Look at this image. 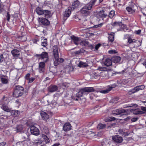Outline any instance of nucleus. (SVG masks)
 I'll use <instances>...</instances> for the list:
<instances>
[{
	"mask_svg": "<svg viewBox=\"0 0 146 146\" xmlns=\"http://www.w3.org/2000/svg\"><path fill=\"white\" fill-rule=\"evenodd\" d=\"M30 131L31 133L34 135H37L39 134L38 129L34 126L31 127Z\"/></svg>",
	"mask_w": 146,
	"mask_h": 146,
	"instance_id": "12",
	"label": "nucleus"
},
{
	"mask_svg": "<svg viewBox=\"0 0 146 146\" xmlns=\"http://www.w3.org/2000/svg\"><path fill=\"white\" fill-rule=\"evenodd\" d=\"M115 15V11H111L110 12L108 16V17H109L111 19Z\"/></svg>",
	"mask_w": 146,
	"mask_h": 146,
	"instance_id": "41",
	"label": "nucleus"
},
{
	"mask_svg": "<svg viewBox=\"0 0 146 146\" xmlns=\"http://www.w3.org/2000/svg\"><path fill=\"white\" fill-rule=\"evenodd\" d=\"M30 74L29 73L27 74H26L25 76L26 79L28 80L30 78Z\"/></svg>",
	"mask_w": 146,
	"mask_h": 146,
	"instance_id": "63",
	"label": "nucleus"
},
{
	"mask_svg": "<svg viewBox=\"0 0 146 146\" xmlns=\"http://www.w3.org/2000/svg\"><path fill=\"white\" fill-rule=\"evenodd\" d=\"M108 52L110 54H113L116 53L117 52L115 50H110Z\"/></svg>",
	"mask_w": 146,
	"mask_h": 146,
	"instance_id": "52",
	"label": "nucleus"
},
{
	"mask_svg": "<svg viewBox=\"0 0 146 146\" xmlns=\"http://www.w3.org/2000/svg\"><path fill=\"white\" fill-rule=\"evenodd\" d=\"M71 7H69L65 10L63 15L64 19L65 20H66L67 18L70 16L71 13Z\"/></svg>",
	"mask_w": 146,
	"mask_h": 146,
	"instance_id": "10",
	"label": "nucleus"
},
{
	"mask_svg": "<svg viewBox=\"0 0 146 146\" xmlns=\"http://www.w3.org/2000/svg\"><path fill=\"white\" fill-rule=\"evenodd\" d=\"M138 119V118L137 117H134L131 119V121L132 122H134L136 121Z\"/></svg>",
	"mask_w": 146,
	"mask_h": 146,
	"instance_id": "62",
	"label": "nucleus"
},
{
	"mask_svg": "<svg viewBox=\"0 0 146 146\" xmlns=\"http://www.w3.org/2000/svg\"><path fill=\"white\" fill-rule=\"evenodd\" d=\"M114 142H115L117 143H120L122 141V138L120 136L117 135L113 137L112 138Z\"/></svg>",
	"mask_w": 146,
	"mask_h": 146,
	"instance_id": "15",
	"label": "nucleus"
},
{
	"mask_svg": "<svg viewBox=\"0 0 146 146\" xmlns=\"http://www.w3.org/2000/svg\"><path fill=\"white\" fill-rule=\"evenodd\" d=\"M105 11H101L98 13V15L103 20H104V19L106 18L108 15L107 14H105L104 13Z\"/></svg>",
	"mask_w": 146,
	"mask_h": 146,
	"instance_id": "21",
	"label": "nucleus"
},
{
	"mask_svg": "<svg viewBox=\"0 0 146 146\" xmlns=\"http://www.w3.org/2000/svg\"><path fill=\"white\" fill-rule=\"evenodd\" d=\"M43 14L44 15L45 18H47L51 17L52 16L50 11L48 10H44Z\"/></svg>",
	"mask_w": 146,
	"mask_h": 146,
	"instance_id": "19",
	"label": "nucleus"
},
{
	"mask_svg": "<svg viewBox=\"0 0 146 146\" xmlns=\"http://www.w3.org/2000/svg\"><path fill=\"white\" fill-rule=\"evenodd\" d=\"M11 53L13 56L15 58H18L19 57V50L17 49H14L13 50L11 51Z\"/></svg>",
	"mask_w": 146,
	"mask_h": 146,
	"instance_id": "18",
	"label": "nucleus"
},
{
	"mask_svg": "<svg viewBox=\"0 0 146 146\" xmlns=\"http://www.w3.org/2000/svg\"><path fill=\"white\" fill-rule=\"evenodd\" d=\"M0 81L2 82L3 84H7V83L8 80L5 78H1L0 79Z\"/></svg>",
	"mask_w": 146,
	"mask_h": 146,
	"instance_id": "46",
	"label": "nucleus"
},
{
	"mask_svg": "<svg viewBox=\"0 0 146 146\" xmlns=\"http://www.w3.org/2000/svg\"><path fill=\"white\" fill-rule=\"evenodd\" d=\"M36 11L37 14L39 15H41L43 14L44 10H43L40 7H36Z\"/></svg>",
	"mask_w": 146,
	"mask_h": 146,
	"instance_id": "26",
	"label": "nucleus"
},
{
	"mask_svg": "<svg viewBox=\"0 0 146 146\" xmlns=\"http://www.w3.org/2000/svg\"><path fill=\"white\" fill-rule=\"evenodd\" d=\"M118 132L119 134L121 135L122 136H123L124 132L122 129H120L118 130Z\"/></svg>",
	"mask_w": 146,
	"mask_h": 146,
	"instance_id": "54",
	"label": "nucleus"
},
{
	"mask_svg": "<svg viewBox=\"0 0 146 146\" xmlns=\"http://www.w3.org/2000/svg\"><path fill=\"white\" fill-rule=\"evenodd\" d=\"M112 60H111L109 58H107L106 60L104 62V64L105 65L107 66H111L112 65Z\"/></svg>",
	"mask_w": 146,
	"mask_h": 146,
	"instance_id": "27",
	"label": "nucleus"
},
{
	"mask_svg": "<svg viewBox=\"0 0 146 146\" xmlns=\"http://www.w3.org/2000/svg\"><path fill=\"white\" fill-rule=\"evenodd\" d=\"M130 111L135 115L141 114L144 113L143 112L139 110L138 109H131L130 110Z\"/></svg>",
	"mask_w": 146,
	"mask_h": 146,
	"instance_id": "17",
	"label": "nucleus"
},
{
	"mask_svg": "<svg viewBox=\"0 0 146 146\" xmlns=\"http://www.w3.org/2000/svg\"><path fill=\"white\" fill-rule=\"evenodd\" d=\"M118 100V98H113L110 100V103H112V104H114L117 103Z\"/></svg>",
	"mask_w": 146,
	"mask_h": 146,
	"instance_id": "31",
	"label": "nucleus"
},
{
	"mask_svg": "<svg viewBox=\"0 0 146 146\" xmlns=\"http://www.w3.org/2000/svg\"><path fill=\"white\" fill-rule=\"evenodd\" d=\"M0 62H1L3 61L4 60V57L2 54H1L0 55Z\"/></svg>",
	"mask_w": 146,
	"mask_h": 146,
	"instance_id": "60",
	"label": "nucleus"
},
{
	"mask_svg": "<svg viewBox=\"0 0 146 146\" xmlns=\"http://www.w3.org/2000/svg\"><path fill=\"white\" fill-rule=\"evenodd\" d=\"M22 136V138L23 139V141H25L28 139L29 138L28 134L26 133H23Z\"/></svg>",
	"mask_w": 146,
	"mask_h": 146,
	"instance_id": "39",
	"label": "nucleus"
},
{
	"mask_svg": "<svg viewBox=\"0 0 146 146\" xmlns=\"http://www.w3.org/2000/svg\"><path fill=\"white\" fill-rule=\"evenodd\" d=\"M17 131L20 132L23 129V127L21 125H19L17 126Z\"/></svg>",
	"mask_w": 146,
	"mask_h": 146,
	"instance_id": "47",
	"label": "nucleus"
},
{
	"mask_svg": "<svg viewBox=\"0 0 146 146\" xmlns=\"http://www.w3.org/2000/svg\"><path fill=\"white\" fill-rule=\"evenodd\" d=\"M35 56L38 59L42 60L43 62H46L49 59L48 54L46 52H43L40 54H36Z\"/></svg>",
	"mask_w": 146,
	"mask_h": 146,
	"instance_id": "4",
	"label": "nucleus"
},
{
	"mask_svg": "<svg viewBox=\"0 0 146 146\" xmlns=\"http://www.w3.org/2000/svg\"><path fill=\"white\" fill-rule=\"evenodd\" d=\"M103 25V24L101 23L100 24H99L97 25H94L93 27H94L95 28H98V27H101Z\"/></svg>",
	"mask_w": 146,
	"mask_h": 146,
	"instance_id": "57",
	"label": "nucleus"
},
{
	"mask_svg": "<svg viewBox=\"0 0 146 146\" xmlns=\"http://www.w3.org/2000/svg\"><path fill=\"white\" fill-rule=\"evenodd\" d=\"M52 51L53 55L54 58V65H56L57 64L58 61L57 60L58 58V48L56 45H55L53 46Z\"/></svg>",
	"mask_w": 146,
	"mask_h": 146,
	"instance_id": "5",
	"label": "nucleus"
},
{
	"mask_svg": "<svg viewBox=\"0 0 146 146\" xmlns=\"http://www.w3.org/2000/svg\"><path fill=\"white\" fill-rule=\"evenodd\" d=\"M71 127L72 126L69 123H66L64 125L63 129L65 131H68L71 129Z\"/></svg>",
	"mask_w": 146,
	"mask_h": 146,
	"instance_id": "16",
	"label": "nucleus"
},
{
	"mask_svg": "<svg viewBox=\"0 0 146 146\" xmlns=\"http://www.w3.org/2000/svg\"><path fill=\"white\" fill-rule=\"evenodd\" d=\"M41 115L42 116V118L44 120L48 119L49 118V115L45 112L42 111L40 113Z\"/></svg>",
	"mask_w": 146,
	"mask_h": 146,
	"instance_id": "22",
	"label": "nucleus"
},
{
	"mask_svg": "<svg viewBox=\"0 0 146 146\" xmlns=\"http://www.w3.org/2000/svg\"><path fill=\"white\" fill-rule=\"evenodd\" d=\"M137 90V91L144 89L145 88V86L143 85H140L136 86Z\"/></svg>",
	"mask_w": 146,
	"mask_h": 146,
	"instance_id": "44",
	"label": "nucleus"
},
{
	"mask_svg": "<svg viewBox=\"0 0 146 146\" xmlns=\"http://www.w3.org/2000/svg\"><path fill=\"white\" fill-rule=\"evenodd\" d=\"M45 63L41 62L39 63L38 69L40 73H43L44 72Z\"/></svg>",
	"mask_w": 146,
	"mask_h": 146,
	"instance_id": "11",
	"label": "nucleus"
},
{
	"mask_svg": "<svg viewBox=\"0 0 146 146\" xmlns=\"http://www.w3.org/2000/svg\"><path fill=\"white\" fill-rule=\"evenodd\" d=\"M136 42L135 39H132L131 37H129L127 39V43L129 44L132 43Z\"/></svg>",
	"mask_w": 146,
	"mask_h": 146,
	"instance_id": "40",
	"label": "nucleus"
},
{
	"mask_svg": "<svg viewBox=\"0 0 146 146\" xmlns=\"http://www.w3.org/2000/svg\"><path fill=\"white\" fill-rule=\"evenodd\" d=\"M3 5L1 3H0V11H1L3 10Z\"/></svg>",
	"mask_w": 146,
	"mask_h": 146,
	"instance_id": "59",
	"label": "nucleus"
},
{
	"mask_svg": "<svg viewBox=\"0 0 146 146\" xmlns=\"http://www.w3.org/2000/svg\"><path fill=\"white\" fill-rule=\"evenodd\" d=\"M8 102L7 98L4 97H3V99L0 101L1 104V106H3V105H6L7 104Z\"/></svg>",
	"mask_w": 146,
	"mask_h": 146,
	"instance_id": "29",
	"label": "nucleus"
},
{
	"mask_svg": "<svg viewBox=\"0 0 146 146\" xmlns=\"http://www.w3.org/2000/svg\"><path fill=\"white\" fill-rule=\"evenodd\" d=\"M108 39L109 41L112 42L114 41V33H111L108 34Z\"/></svg>",
	"mask_w": 146,
	"mask_h": 146,
	"instance_id": "24",
	"label": "nucleus"
},
{
	"mask_svg": "<svg viewBox=\"0 0 146 146\" xmlns=\"http://www.w3.org/2000/svg\"><path fill=\"white\" fill-rule=\"evenodd\" d=\"M68 83L66 82H64L60 84L59 86V87H60V88H62L63 89H65L66 88L68 87Z\"/></svg>",
	"mask_w": 146,
	"mask_h": 146,
	"instance_id": "34",
	"label": "nucleus"
},
{
	"mask_svg": "<svg viewBox=\"0 0 146 146\" xmlns=\"http://www.w3.org/2000/svg\"><path fill=\"white\" fill-rule=\"evenodd\" d=\"M8 117V116L7 115H3L0 116V119H6Z\"/></svg>",
	"mask_w": 146,
	"mask_h": 146,
	"instance_id": "53",
	"label": "nucleus"
},
{
	"mask_svg": "<svg viewBox=\"0 0 146 146\" xmlns=\"http://www.w3.org/2000/svg\"><path fill=\"white\" fill-rule=\"evenodd\" d=\"M141 109L143 111L146 112V107L142 106L141 107Z\"/></svg>",
	"mask_w": 146,
	"mask_h": 146,
	"instance_id": "64",
	"label": "nucleus"
},
{
	"mask_svg": "<svg viewBox=\"0 0 146 146\" xmlns=\"http://www.w3.org/2000/svg\"><path fill=\"white\" fill-rule=\"evenodd\" d=\"M104 68L102 67H99L98 69L102 72L101 73V75L103 77L106 78H108L110 77L109 72L104 70Z\"/></svg>",
	"mask_w": 146,
	"mask_h": 146,
	"instance_id": "6",
	"label": "nucleus"
},
{
	"mask_svg": "<svg viewBox=\"0 0 146 146\" xmlns=\"http://www.w3.org/2000/svg\"><path fill=\"white\" fill-rule=\"evenodd\" d=\"M17 39L20 41L23 42L27 40V37L26 36H18Z\"/></svg>",
	"mask_w": 146,
	"mask_h": 146,
	"instance_id": "30",
	"label": "nucleus"
},
{
	"mask_svg": "<svg viewBox=\"0 0 146 146\" xmlns=\"http://www.w3.org/2000/svg\"><path fill=\"white\" fill-rule=\"evenodd\" d=\"M114 142L113 141H110V139H104L102 142V146H114Z\"/></svg>",
	"mask_w": 146,
	"mask_h": 146,
	"instance_id": "8",
	"label": "nucleus"
},
{
	"mask_svg": "<svg viewBox=\"0 0 146 146\" xmlns=\"http://www.w3.org/2000/svg\"><path fill=\"white\" fill-rule=\"evenodd\" d=\"M6 17L7 18V21H9L10 19V15L9 14V12H7V13Z\"/></svg>",
	"mask_w": 146,
	"mask_h": 146,
	"instance_id": "58",
	"label": "nucleus"
},
{
	"mask_svg": "<svg viewBox=\"0 0 146 146\" xmlns=\"http://www.w3.org/2000/svg\"><path fill=\"white\" fill-rule=\"evenodd\" d=\"M120 28L119 29L117 30L118 31L122 30L124 31L125 30H128L127 28L126 25L124 24H123L122 23V25H121Z\"/></svg>",
	"mask_w": 146,
	"mask_h": 146,
	"instance_id": "32",
	"label": "nucleus"
},
{
	"mask_svg": "<svg viewBox=\"0 0 146 146\" xmlns=\"http://www.w3.org/2000/svg\"><path fill=\"white\" fill-rule=\"evenodd\" d=\"M1 108L4 111L8 112H10L11 110V108L8 107L7 104L1 106Z\"/></svg>",
	"mask_w": 146,
	"mask_h": 146,
	"instance_id": "25",
	"label": "nucleus"
},
{
	"mask_svg": "<svg viewBox=\"0 0 146 146\" xmlns=\"http://www.w3.org/2000/svg\"><path fill=\"white\" fill-rule=\"evenodd\" d=\"M126 9L127 10L128 12H131L133 10L132 8L131 7H127L126 8Z\"/></svg>",
	"mask_w": 146,
	"mask_h": 146,
	"instance_id": "55",
	"label": "nucleus"
},
{
	"mask_svg": "<svg viewBox=\"0 0 146 146\" xmlns=\"http://www.w3.org/2000/svg\"><path fill=\"white\" fill-rule=\"evenodd\" d=\"M47 102L48 103V105L52 104L53 103L52 101L50 99L47 100Z\"/></svg>",
	"mask_w": 146,
	"mask_h": 146,
	"instance_id": "61",
	"label": "nucleus"
},
{
	"mask_svg": "<svg viewBox=\"0 0 146 146\" xmlns=\"http://www.w3.org/2000/svg\"><path fill=\"white\" fill-rule=\"evenodd\" d=\"M111 90V88H109L106 90L100 91V92L103 94H106L108 93Z\"/></svg>",
	"mask_w": 146,
	"mask_h": 146,
	"instance_id": "43",
	"label": "nucleus"
},
{
	"mask_svg": "<svg viewBox=\"0 0 146 146\" xmlns=\"http://www.w3.org/2000/svg\"><path fill=\"white\" fill-rule=\"evenodd\" d=\"M121 113H123V115H126L127 114L126 110L123 109H117L113 110L111 112L113 115H118L120 114Z\"/></svg>",
	"mask_w": 146,
	"mask_h": 146,
	"instance_id": "7",
	"label": "nucleus"
},
{
	"mask_svg": "<svg viewBox=\"0 0 146 146\" xmlns=\"http://www.w3.org/2000/svg\"><path fill=\"white\" fill-rule=\"evenodd\" d=\"M57 60L58 61V62H57V65L56 64V65H54L55 66H57L60 63H61L62 62H63L64 61V60H63V59L62 58H59V56H58V58Z\"/></svg>",
	"mask_w": 146,
	"mask_h": 146,
	"instance_id": "49",
	"label": "nucleus"
},
{
	"mask_svg": "<svg viewBox=\"0 0 146 146\" xmlns=\"http://www.w3.org/2000/svg\"><path fill=\"white\" fill-rule=\"evenodd\" d=\"M38 21L40 23H41L42 25L47 26L50 24V22L48 19L45 18H39Z\"/></svg>",
	"mask_w": 146,
	"mask_h": 146,
	"instance_id": "9",
	"label": "nucleus"
},
{
	"mask_svg": "<svg viewBox=\"0 0 146 146\" xmlns=\"http://www.w3.org/2000/svg\"><path fill=\"white\" fill-rule=\"evenodd\" d=\"M48 92L52 93L57 91L58 87L56 85H51L48 87Z\"/></svg>",
	"mask_w": 146,
	"mask_h": 146,
	"instance_id": "13",
	"label": "nucleus"
},
{
	"mask_svg": "<svg viewBox=\"0 0 146 146\" xmlns=\"http://www.w3.org/2000/svg\"><path fill=\"white\" fill-rule=\"evenodd\" d=\"M94 91L93 87H84L80 89V91L76 94V96L80 98L83 95H86L89 93L93 92Z\"/></svg>",
	"mask_w": 146,
	"mask_h": 146,
	"instance_id": "2",
	"label": "nucleus"
},
{
	"mask_svg": "<svg viewBox=\"0 0 146 146\" xmlns=\"http://www.w3.org/2000/svg\"><path fill=\"white\" fill-rule=\"evenodd\" d=\"M95 4L90 1L88 4H86L85 6L83 7L80 10L82 15L86 16L89 15L90 13L89 11L91 10L92 7Z\"/></svg>",
	"mask_w": 146,
	"mask_h": 146,
	"instance_id": "1",
	"label": "nucleus"
},
{
	"mask_svg": "<svg viewBox=\"0 0 146 146\" xmlns=\"http://www.w3.org/2000/svg\"><path fill=\"white\" fill-rule=\"evenodd\" d=\"M106 125L104 124L100 123L98 125L97 128L99 129H102L105 128Z\"/></svg>",
	"mask_w": 146,
	"mask_h": 146,
	"instance_id": "36",
	"label": "nucleus"
},
{
	"mask_svg": "<svg viewBox=\"0 0 146 146\" xmlns=\"http://www.w3.org/2000/svg\"><path fill=\"white\" fill-rule=\"evenodd\" d=\"M111 59L112 62L115 63L120 62L121 59V58L120 57L117 56H114Z\"/></svg>",
	"mask_w": 146,
	"mask_h": 146,
	"instance_id": "20",
	"label": "nucleus"
},
{
	"mask_svg": "<svg viewBox=\"0 0 146 146\" xmlns=\"http://www.w3.org/2000/svg\"><path fill=\"white\" fill-rule=\"evenodd\" d=\"M138 105L135 104H128L126 106L127 108L131 107H137Z\"/></svg>",
	"mask_w": 146,
	"mask_h": 146,
	"instance_id": "48",
	"label": "nucleus"
},
{
	"mask_svg": "<svg viewBox=\"0 0 146 146\" xmlns=\"http://www.w3.org/2000/svg\"><path fill=\"white\" fill-rule=\"evenodd\" d=\"M35 79V78H30L28 80H29V82L31 83L33 82L34 80Z\"/></svg>",
	"mask_w": 146,
	"mask_h": 146,
	"instance_id": "56",
	"label": "nucleus"
},
{
	"mask_svg": "<svg viewBox=\"0 0 146 146\" xmlns=\"http://www.w3.org/2000/svg\"><path fill=\"white\" fill-rule=\"evenodd\" d=\"M88 65L87 63L82 61H80L78 65V66L80 67H86Z\"/></svg>",
	"mask_w": 146,
	"mask_h": 146,
	"instance_id": "33",
	"label": "nucleus"
},
{
	"mask_svg": "<svg viewBox=\"0 0 146 146\" xmlns=\"http://www.w3.org/2000/svg\"><path fill=\"white\" fill-rule=\"evenodd\" d=\"M41 43L42 46L44 47L48 45L47 39L45 37H42Z\"/></svg>",
	"mask_w": 146,
	"mask_h": 146,
	"instance_id": "23",
	"label": "nucleus"
},
{
	"mask_svg": "<svg viewBox=\"0 0 146 146\" xmlns=\"http://www.w3.org/2000/svg\"><path fill=\"white\" fill-rule=\"evenodd\" d=\"M24 92V88L22 86H17L15 87L13 93V96L18 98L22 96Z\"/></svg>",
	"mask_w": 146,
	"mask_h": 146,
	"instance_id": "3",
	"label": "nucleus"
},
{
	"mask_svg": "<svg viewBox=\"0 0 146 146\" xmlns=\"http://www.w3.org/2000/svg\"><path fill=\"white\" fill-rule=\"evenodd\" d=\"M101 45L100 44H98L96 45L95 47V48H94L93 50L95 51V50H97Z\"/></svg>",
	"mask_w": 146,
	"mask_h": 146,
	"instance_id": "50",
	"label": "nucleus"
},
{
	"mask_svg": "<svg viewBox=\"0 0 146 146\" xmlns=\"http://www.w3.org/2000/svg\"><path fill=\"white\" fill-rule=\"evenodd\" d=\"M137 92L138 91L136 87H135L133 89H131L129 90L128 92V93L129 94H131Z\"/></svg>",
	"mask_w": 146,
	"mask_h": 146,
	"instance_id": "38",
	"label": "nucleus"
},
{
	"mask_svg": "<svg viewBox=\"0 0 146 146\" xmlns=\"http://www.w3.org/2000/svg\"><path fill=\"white\" fill-rule=\"evenodd\" d=\"M80 3L78 0L75 1L73 2L72 6L73 8L74 9L78 7L80 5Z\"/></svg>",
	"mask_w": 146,
	"mask_h": 146,
	"instance_id": "28",
	"label": "nucleus"
},
{
	"mask_svg": "<svg viewBox=\"0 0 146 146\" xmlns=\"http://www.w3.org/2000/svg\"><path fill=\"white\" fill-rule=\"evenodd\" d=\"M112 26L119 27H120L121 25H122V22H114L112 24Z\"/></svg>",
	"mask_w": 146,
	"mask_h": 146,
	"instance_id": "37",
	"label": "nucleus"
},
{
	"mask_svg": "<svg viewBox=\"0 0 146 146\" xmlns=\"http://www.w3.org/2000/svg\"><path fill=\"white\" fill-rule=\"evenodd\" d=\"M71 38L75 44L78 45L79 43L80 44L81 40L79 38L73 35L71 36Z\"/></svg>",
	"mask_w": 146,
	"mask_h": 146,
	"instance_id": "14",
	"label": "nucleus"
},
{
	"mask_svg": "<svg viewBox=\"0 0 146 146\" xmlns=\"http://www.w3.org/2000/svg\"><path fill=\"white\" fill-rule=\"evenodd\" d=\"M88 44V45H87L86 47H88L91 50H93V49H94V48L93 46L91 44H89V42Z\"/></svg>",
	"mask_w": 146,
	"mask_h": 146,
	"instance_id": "51",
	"label": "nucleus"
},
{
	"mask_svg": "<svg viewBox=\"0 0 146 146\" xmlns=\"http://www.w3.org/2000/svg\"><path fill=\"white\" fill-rule=\"evenodd\" d=\"M42 137L44 139V140L45 141V142H46V143H48L49 142V139L46 135H42Z\"/></svg>",
	"mask_w": 146,
	"mask_h": 146,
	"instance_id": "45",
	"label": "nucleus"
},
{
	"mask_svg": "<svg viewBox=\"0 0 146 146\" xmlns=\"http://www.w3.org/2000/svg\"><path fill=\"white\" fill-rule=\"evenodd\" d=\"M88 42L86 40H83L80 42V44L82 46H87Z\"/></svg>",
	"mask_w": 146,
	"mask_h": 146,
	"instance_id": "42",
	"label": "nucleus"
},
{
	"mask_svg": "<svg viewBox=\"0 0 146 146\" xmlns=\"http://www.w3.org/2000/svg\"><path fill=\"white\" fill-rule=\"evenodd\" d=\"M18 111L17 110H13L11 112V115L14 117L17 116L18 115Z\"/></svg>",
	"mask_w": 146,
	"mask_h": 146,
	"instance_id": "35",
	"label": "nucleus"
}]
</instances>
